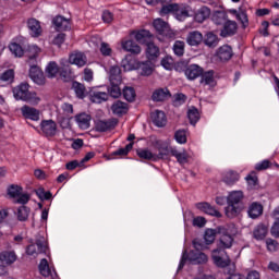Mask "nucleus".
Listing matches in <instances>:
<instances>
[{"label":"nucleus","instance_id":"nucleus-1","mask_svg":"<svg viewBox=\"0 0 279 279\" xmlns=\"http://www.w3.org/2000/svg\"><path fill=\"white\" fill-rule=\"evenodd\" d=\"M13 96L17 101H26L32 106H38L40 104V97L34 92H29V84L22 83L12 89Z\"/></svg>","mask_w":279,"mask_h":279},{"label":"nucleus","instance_id":"nucleus-2","mask_svg":"<svg viewBox=\"0 0 279 279\" xmlns=\"http://www.w3.org/2000/svg\"><path fill=\"white\" fill-rule=\"evenodd\" d=\"M243 192L234 191L231 192L227 198L228 206L226 208V215L229 219H234V217H239L243 210Z\"/></svg>","mask_w":279,"mask_h":279},{"label":"nucleus","instance_id":"nucleus-3","mask_svg":"<svg viewBox=\"0 0 279 279\" xmlns=\"http://www.w3.org/2000/svg\"><path fill=\"white\" fill-rule=\"evenodd\" d=\"M38 53H40V48L37 46H28L26 51V56L28 58L27 64H29V77L33 78L37 84L43 82V71L36 64V59L38 58Z\"/></svg>","mask_w":279,"mask_h":279},{"label":"nucleus","instance_id":"nucleus-4","mask_svg":"<svg viewBox=\"0 0 279 279\" xmlns=\"http://www.w3.org/2000/svg\"><path fill=\"white\" fill-rule=\"evenodd\" d=\"M136 40L137 43H140V45H145L147 60H150L151 62H156V60L160 58V48H158V46L154 44V41L151 40V37L137 36Z\"/></svg>","mask_w":279,"mask_h":279},{"label":"nucleus","instance_id":"nucleus-5","mask_svg":"<svg viewBox=\"0 0 279 279\" xmlns=\"http://www.w3.org/2000/svg\"><path fill=\"white\" fill-rule=\"evenodd\" d=\"M186 260L193 263L194 265H204V263H208V256L199 251H191L189 254H186V251L183 252L181 262L179 264V271L180 269L184 268Z\"/></svg>","mask_w":279,"mask_h":279},{"label":"nucleus","instance_id":"nucleus-6","mask_svg":"<svg viewBox=\"0 0 279 279\" xmlns=\"http://www.w3.org/2000/svg\"><path fill=\"white\" fill-rule=\"evenodd\" d=\"M7 195L10 197V199H15V204H27V202L31 199V196L23 192V187L16 184H11L8 186Z\"/></svg>","mask_w":279,"mask_h":279},{"label":"nucleus","instance_id":"nucleus-7","mask_svg":"<svg viewBox=\"0 0 279 279\" xmlns=\"http://www.w3.org/2000/svg\"><path fill=\"white\" fill-rule=\"evenodd\" d=\"M52 25L57 32H71V20L62 15L54 16Z\"/></svg>","mask_w":279,"mask_h":279},{"label":"nucleus","instance_id":"nucleus-8","mask_svg":"<svg viewBox=\"0 0 279 279\" xmlns=\"http://www.w3.org/2000/svg\"><path fill=\"white\" fill-rule=\"evenodd\" d=\"M88 58L82 51L75 50L69 56V64H75V66L82 68L86 66Z\"/></svg>","mask_w":279,"mask_h":279},{"label":"nucleus","instance_id":"nucleus-9","mask_svg":"<svg viewBox=\"0 0 279 279\" xmlns=\"http://www.w3.org/2000/svg\"><path fill=\"white\" fill-rule=\"evenodd\" d=\"M154 147L158 151V154L155 153L156 160H165V158L171 154V149H169V146L162 141H156Z\"/></svg>","mask_w":279,"mask_h":279},{"label":"nucleus","instance_id":"nucleus-10","mask_svg":"<svg viewBox=\"0 0 279 279\" xmlns=\"http://www.w3.org/2000/svg\"><path fill=\"white\" fill-rule=\"evenodd\" d=\"M45 252H47V245L43 240H37L35 244H31L26 248L28 256H38V254H45Z\"/></svg>","mask_w":279,"mask_h":279},{"label":"nucleus","instance_id":"nucleus-11","mask_svg":"<svg viewBox=\"0 0 279 279\" xmlns=\"http://www.w3.org/2000/svg\"><path fill=\"white\" fill-rule=\"evenodd\" d=\"M153 25L158 34L162 36H173V31H171L169 24L162 19H156Z\"/></svg>","mask_w":279,"mask_h":279},{"label":"nucleus","instance_id":"nucleus-12","mask_svg":"<svg viewBox=\"0 0 279 279\" xmlns=\"http://www.w3.org/2000/svg\"><path fill=\"white\" fill-rule=\"evenodd\" d=\"M121 48L124 51L132 53L133 56H140V53L143 51V49H141V46H138V44L134 43V40L132 39L122 40Z\"/></svg>","mask_w":279,"mask_h":279},{"label":"nucleus","instance_id":"nucleus-13","mask_svg":"<svg viewBox=\"0 0 279 279\" xmlns=\"http://www.w3.org/2000/svg\"><path fill=\"white\" fill-rule=\"evenodd\" d=\"M223 231L225 232L219 233L220 239L218 247L219 250H230V247H232V243H234V238H232V235L228 233V230L226 228H223Z\"/></svg>","mask_w":279,"mask_h":279},{"label":"nucleus","instance_id":"nucleus-14","mask_svg":"<svg viewBox=\"0 0 279 279\" xmlns=\"http://www.w3.org/2000/svg\"><path fill=\"white\" fill-rule=\"evenodd\" d=\"M21 112L24 119H31V121H38L40 119V111L34 107L25 105L21 108Z\"/></svg>","mask_w":279,"mask_h":279},{"label":"nucleus","instance_id":"nucleus-15","mask_svg":"<svg viewBox=\"0 0 279 279\" xmlns=\"http://www.w3.org/2000/svg\"><path fill=\"white\" fill-rule=\"evenodd\" d=\"M196 208L202 213H205V215H210L211 217H217L218 219L221 217V213H219V210L213 207V205H210L209 203H197Z\"/></svg>","mask_w":279,"mask_h":279},{"label":"nucleus","instance_id":"nucleus-16","mask_svg":"<svg viewBox=\"0 0 279 279\" xmlns=\"http://www.w3.org/2000/svg\"><path fill=\"white\" fill-rule=\"evenodd\" d=\"M41 131L45 136H56L58 132V125L53 120H45L41 122Z\"/></svg>","mask_w":279,"mask_h":279},{"label":"nucleus","instance_id":"nucleus-17","mask_svg":"<svg viewBox=\"0 0 279 279\" xmlns=\"http://www.w3.org/2000/svg\"><path fill=\"white\" fill-rule=\"evenodd\" d=\"M16 262V253L5 251L0 254V267H10Z\"/></svg>","mask_w":279,"mask_h":279},{"label":"nucleus","instance_id":"nucleus-18","mask_svg":"<svg viewBox=\"0 0 279 279\" xmlns=\"http://www.w3.org/2000/svg\"><path fill=\"white\" fill-rule=\"evenodd\" d=\"M117 126V120H98L95 122L96 132H108V130H114Z\"/></svg>","mask_w":279,"mask_h":279},{"label":"nucleus","instance_id":"nucleus-19","mask_svg":"<svg viewBox=\"0 0 279 279\" xmlns=\"http://www.w3.org/2000/svg\"><path fill=\"white\" fill-rule=\"evenodd\" d=\"M223 227H217L216 229H207L204 233V240L206 245H211L215 243V239H217V234L223 233Z\"/></svg>","mask_w":279,"mask_h":279},{"label":"nucleus","instance_id":"nucleus-20","mask_svg":"<svg viewBox=\"0 0 279 279\" xmlns=\"http://www.w3.org/2000/svg\"><path fill=\"white\" fill-rule=\"evenodd\" d=\"M170 154L177 159L179 165H186V162H189V158H191L186 149L178 150V148H170Z\"/></svg>","mask_w":279,"mask_h":279},{"label":"nucleus","instance_id":"nucleus-21","mask_svg":"<svg viewBox=\"0 0 279 279\" xmlns=\"http://www.w3.org/2000/svg\"><path fill=\"white\" fill-rule=\"evenodd\" d=\"M174 16L178 19V21H184V19H189V16H191V7L177 3Z\"/></svg>","mask_w":279,"mask_h":279},{"label":"nucleus","instance_id":"nucleus-22","mask_svg":"<svg viewBox=\"0 0 279 279\" xmlns=\"http://www.w3.org/2000/svg\"><path fill=\"white\" fill-rule=\"evenodd\" d=\"M108 93L99 92L97 89L89 90V98L93 104H102V101H108Z\"/></svg>","mask_w":279,"mask_h":279},{"label":"nucleus","instance_id":"nucleus-23","mask_svg":"<svg viewBox=\"0 0 279 279\" xmlns=\"http://www.w3.org/2000/svg\"><path fill=\"white\" fill-rule=\"evenodd\" d=\"M151 121L157 128H165L167 125V116L162 111H155L151 113Z\"/></svg>","mask_w":279,"mask_h":279},{"label":"nucleus","instance_id":"nucleus-24","mask_svg":"<svg viewBox=\"0 0 279 279\" xmlns=\"http://www.w3.org/2000/svg\"><path fill=\"white\" fill-rule=\"evenodd\" d=\"M201 78V84H205V86H210V88H215L217 86V81H215V72L214 71H207L203 72Z\"/></svg>","mask_w":279,"mask_h":279},{"label":"nucleus","instance_id":"nucleus-25","mask_svg":"<svg viewBox=\"0 0 279 279\" xmlns=\"http://www.w3.org/2000/svg\"><path fill=\"white\" fill-rule=\"evenodd\" d=\"M27 27L34 36H43V26H40V21L32 17L27 21Z\"/></svg>","mask_w":279,"mask_h":279},{"label":"nucleus","instance_id":"nucleus-26","mask_svg":"<svg viewBox=\"0 0 279 279\" xmlns=\"http://www.w3.org/2000/svg\"><path fill=\"white\" fill-rule=\"evenodd\" d=\"M202 73H204V70L197 64H192L185 70L187 80H197Z\"/></svg>","mask_w":279,"mask_h":279},{"label":"nucleus","instance_id":"nucleus-27","mask_svg":"<svg viewBox=\"0 0 279 279\" xmlns=\"http://www.w3.org/2000/svg\"><path fill=\"white\" fill-rule=\"evenodd\" d=\"M90 119L88 113H80L75 117V121L81 130H88L90 128Z\"/></svg>","mask_w":279,"mask_h":279},{"label":"nucleus","instance_id":"nucleus-28","mask_svg":"<svg viewBox=\"0 0 279 279\" xmlns=\"http://www.w3.org/2000/svg\"><path fill=\"white\" fill-rule=\"evenodd\" d=\"M236 29H239L236 22L229 20L223 25L221 36H234V34H236Z\"/></svg>","mask_w":279,"mask_h":279},{"label":"nucleus","instance_id":"nucleus-29","mask_svg":"<svg viewBox=\"0 0 279 279\" xmlns=\"http://www.w3.org/2000/svg\"><path fill=\"white\" fill-rule=\"evenodd\" d=\"M72 90H74L76 97L78 99H84V97H86V95H88V92H86V86H84V84L74 81L72 83Z\"/></svg>","mask_w":279,"mask_h":279},{"label":"nucleus","instance_id":"nucleus-30","mask_svg":"<svg viewBox=\"0 0 279 279\" xmlns=\"http://www.w3.org/2000/svg\"><path fill=\"white\" fill-rule=\"evenodd\" d=\"M217 56L222 62H228L232 58V48L230 46H222L218 49Z\"/></svg>","mask_w":279,"mask_h":279},{"label":"nucleus","instance_id":"nucleus-31","mask_svg":"<svg viewBox=\"0 0 279 279\" xmlns=\"http://www.w3.org/2000/svg\"><path fill=\"white\" fill-rule=\"evenodd\" d=\"M110 84H121V68L113 65L109 72Z\"/></svg>","mask_w":279,"mask_h":279},{"label":"nucleus","instance_id":"nucleus-32","mask_svg":"<svg viewBox=\"0 0 279 279\" xmlns=\"http://www.w3.org/2000/svg\"><path fill=\"white\" fill-rule=\"evenodd\" d=\"M29 213H32V209L25 206V204H22L15 213L17 221H27L29 219Z\"/></svg>","mask_w":279,"mask_h":279},{"label":"nucleus","instance_id":"nucleus-33","mask_svg":"<svg viewBox=\"0 0 279 279\" xmlns=\"http://www.w3.org/2000/svg\"><path fill=\"white\" fill-rule=\"evenodd\" d=\"M248 216L251 217V219H258V217H260L263 215V205L258 204V203H253L250 207H248Z\"/></svg>","mask_w":279,"mask_h":279},{"label":"nucleus","instance_id":"nucleus-34","mask_svg":"<svg viewBox=\"0 0 279 279\" xmlns=\"http://www.w3.org/2000/svg\"><path fill=\"white\" fill-rule=\"evenodd\" d=\"M111 110L113 112V114H125L129 110L128 104L118 100L116 101L112 106H111Z\"/></svg>","mask_w":279,"mask_h":279},{"label":"nucleus","instance_id":"nucleus-35","mask_svg":"<svg viewBox=\"0 0 279 279\" xmlns=\"http://www.w3.org/2000/svg\"><path fill=\"white\" fill-rule=\"evenodd\" d=\"M209 16H210V9H208V7H203L197 10L194 19L196 23H204V21H206V19H208Z\"/></svg>","mask_w":279,"mask_h":279},{"label":"nucleus","instance_id":"nucleus-36","mask_svg":"<svg viewBox=\"0 0 279 279\" xmlns=\"http://www.w3.org/2000/svg\"><path fill=\"white\" fill-rule=\"evenodd\" d=\"M141 75L148 77L154 73V63L150 60L140 63Z\"/></svg>","mask_w":279,"mask_h":279},{"label":"nucleus","instance_id":"nucleus-37","mask_svg":"<svg viewBox=\"0 0 279 279\" xmlns=\"http://www.w3.org/2000/svg\"><path fill=\"white\" fill-rule=\"evenodd\" d=\"M169 97H171L169 89H157L153 93V101H165Z\"/></svg>","mask_w":279,"mask_h":279},{"label":"nucleus","instance_id":"nucleus-38","mask_svg":"<svg viewBox=\"0 0 279 279\" xmlns=\"http://www.w3.org/2000/svg\"><path fill=\"white\" fill-rule=\"evenodd\" d=\"M267 232L268 230L265 225H258L253 231L254 239L257 241H263V239L267 236Z\"/></svg>","mask_w":279,"mask_h":279},{"label":"nucleus","instance_id":"nucleus-39","mask_svg":"<svg viewBox=\"0 0 279 279\" xmlns=\"http://www.w3.org/2000/svg\"><path fill=\"white\" fill-rule=\"evenodd\" d=\"M60 73V66L54 61H51L46 66V75L47 77H56Z\"/></svg>","mask_w":279,"mask_h":279},{"label":"nucleus","instance_id":"nucleus-40","mask_svg":"<svg viewBox=\"0 0 279 279\" xmlns=\"http://www.w3.org/2000/svg\"><path fill=\"white\" fill-rule=\"evenodd\" d=\"M121 83H110V87H108V94L113 99H119L121 97V87H119Z\"/></svg>","mask_w":279,"mask_h":279},{"label":"nucleus","instance_id":"nucleus-41","mask_svg":"<svg viewBox=\"0 0 279 279\" xmlns=\"http://www.w3.org/2000/svg\"><path fill=\"white\" fill-rule=\"evenodd\" d=\"M60 76L66 82V80L71 78V65L69 63L61 62V66L59 68Z\"/></svg>","mask_w":279,"mask_h":279},{"label":"nucleus","instance_id":"nucleus-42","mask_svg":"<svg viewBox=\"0 0 279 279\" xmlns=\"http://www.w3.org/2000/svg\"><path fill=\"white\" fill-rule=\"evenodd\" d=\"M178 9V3L163 4L160 9V16H167V14H175V10Z\"/></svg>","mask_w":279,"mask_h":279},{"label":"nucleus","instance_id":"nucleus-43","mask_svg":"<svg viewBox=\"0 0 279 279\" xmlns=\"http://www.w3.org/2000/svg\"><path fill=\"white\" fill-rule=\"evenodd\" d=\"M137 156L143 160H154L156 161V153H151L149 149H138Z\"/></svg>","mask_w":279,"mask_h":279},{"label":"nucleus","instance_id":"nucleus-44","mask_svg":"<svg viewBox=\"0 0 279 279\" xmlns=\"http://www.w3.org/2000/svg\"><path fill=\"white\" fill-rule=\"evenodd\" d=\"M122 94L126 101H134L136 99V90H134V87H124Z\"/></svg>","mask_w":279,"mask_h":279},{"label":"nucleus","instance_id":"nucleus-45","mask_svg":"<svg viewBox=\"0 0 279 279\" xmlns=\"http://www.w3.org/2000/svg\"><path fill=\"white\" fill-rule=\"evenodd\" d=\"M9 49L11 51V53H13V56H15V58H23V48L21 47V45L13 43L9 46Z\"/></svg>","mask_w":279,"mask_h":279},{"label":"nucleus","instance_id":"nucleus-46","mask_svg":"<svg viewBox=\"0 0 279 279\" xmlns=\"http://www.w3.org/2000/svg\"><path fill=\"white\" fill-rule=\"evenodd\" d=\"M226 19H228V15L226 14V12L222 11H217L213 15V21L214 23H216V25H221L226 21Z\"/></svg>","mask_w":279,"mask_h":279},{"label":"nucleus","instance_id":"nucleus-47","mask_svg":"<svg viewBox=\"0 0 279 279\" xmlns=\"http://www.w3.org/2000/svg\"><path fill=\"white\" fill-rule=\"evenodd\" d=\"M39 272L45 278H47V276H49L51 274V270L49 269V263L47 262L46 258L41 259V262L39 264Z\"/></svg>","mask_w":279,"mask_h":279},{"label":"nucleus","instance_id":"nucleus-48","mask_svg":"<svg viewBox=\"0 0 279 279\" xmlns=\"http://www.w3.org/2000/svg\"><path fill=\"white\" fill-rule=\"evenodd\" d=\"M238 180H239V173L234 171L227 172L223 178V181L226 182V184H234V182H238Z\"/></svg>","mask_w":279,"mask_h":279},{"label":"nucleus","instance_id":"nucleus-49","mask_svg":"<svg viewBox=\"0 0 279 279\" xmlns=\"http://www.w3.org/2000/svg\"><path fill=\"white\" fill-rule=\"evenodd\" d=\"M203 43L207 47H217L219 45V38L217 36H205L203 37Z\"/></svg>","mask_w":279,"mask_h":279},{"label":"nucleus","instance_id":"nucleus-50","mask_svg":"<svg viewBox=\"0 0 279 279\" xmlns=\"http://www.w3.org/2000/svg\"><path fill=\"white\" fill-rule=\"evenodd\" d=\"M246 182L248 189H256V186H258V177H256V173L253 172L246 177Z\"/></svg>","mask_w":279,"mask_h":279},{"label":"nucleus","instance_id":"nucleus-51","mask_svg":"<svg viewBox=\"0 0 279 279\" xmlns=\"http://www.w3.org/2000/svg\"><path fill=\"white\" fill-rule=\"evenodd\" d=\"M187 117H189L190 123L192 125H195V123L199 121V111H197V109H190L187 112Z\"/></svg>","mask_w":279,"mask_h":279},{"label":"nucleus","instance_id":"nucleus-52","mask_svg":"<svg viewBox=\"0 0 279 279\" xmlns=\"http://www.w3.org/2000/svg\"><path fill=\"white\" fill-rule=\"evenodd\" d=\"M1 82H14V70H7L0 75Z\"/></svg>","mask_w":279,"mask_h":279},{"label":"nucleus","instance_id":"nucleus-53","mask_svg":"<svg viewBox=\"0 0 279 279\" xmlns=\"http://www.w3.org/2000/svg\"><path fill=\"white\" fill-rule=\"evenodd\" d=\"M174 138H175L177 143L184 145V143H186V131H184V130L177 131L174 134Z\"/></svg>","mask_w":279,"mask_h":279},{"label":"nucleus","instance_id":"nucleus-54","mask_svg":"<svg viewBox=\"0 0 279 279\" xmlns=\"http://www.w3.org/2000/svg\"><path fill=\"white\" fill-rule=\"evenodd\" d=\"M175 56H184V41H175L173 45Z\"/></svg>","mask_w":279,"mask_h":279},{"label":"nucleus","instance_id":"nucleus-55","mask_svg":"<svg viewBox=\"0 0 279 279\" xmlns=\"http://www.w3.org/2000/svg\"><path fill=\"white\" fill-rule=\"evenodd\" d=\"M186 40L191 47H197V45H202L203 37L202 36H189Z\"/></svg>","mask_w":279,"mask_h":279},{"label":"nucleus","instance_id":"nucleus-56","mask_svg":"<svg viewBox=\"0 0 279 279\" xmlns=\"http://www.w3.org/2000/svg\"><path fill=\"white\" fill-rule=\"evenodd\" d=\"M134 147V143L128 144L124 148H120L113 153L114 156H128L130 150Z\"/></svg>","mask_w":279,"mask_h":279},{"label":"nucleus","instance_id":"nucleus-57","mask_svg":"<svg viewBox=\"0 0 279 279\" xmlns=\"http://www.w3.org/2000/svg\"><path fill=\"white\" fill-rule=\"evenodd\" d=\"M236 19L239 22H241L242 26L245 28L247 25H250V20L247 19V13L244 11L236 14Z\"/></svg>","mask_w":279,"mask_h":279},{"label":"nucleus","instance_id":"nucleus-58","mask_svg":"<svg viewBox=\"0 0 279 279\" xmlns=\"http://www.w3.org/2000/svg\"><path fill=\"white\" fill-rule=\"evenodd\" d=\"M101 19L104 21V23H107V25H110V23H112V21H114V14H112V12L105 10L102 12Z\"/></svg>","mask_w":279,"mask_h":279},{"label":"nucleus","instance_id":"nucleus-59","mask_svg":"<svg viewBox=\"0 0 279 279\" xmlns=\"http://www.w3.org/2000/svg\"><path fill=\"white\" fill-rule=\"evenodd\" d=\"M266 245H267L268 252H277L278 251V241H276V240L267 239Z\"/></svg>","mask_w":279,"mask_h":279},{"label":"nucleus","instance_id":"nucleus-60","mask_svg":"<svg viewBox=\"0 0 279 279\" xmlns=\"http://www.w3.org/2000/svg\"><path fill=\"white\" fill-rule=\"evenodd\" d=\"M130 36H151V33L145 28L133 29L130 32Z\"/></svg>","mask_w":279,"mask_h":279},{"label":"nucleus","instance_id":"nucleus-61","mask_svg":"<svg viewBox=\"0 0 279 279\" xmlns=\"http://www.w3.org/2000/svg\"><path fill=\"white\" fill-rule=\"evenodd\" d=\"M161 65L171 71L173 69V59L171 57H166L161 60Z\"/></svg>","mask_w":279,"mask_h":279},{"label":"nucleus","instance_id":"nucleus-62","mask_svg":"<svg viewBox=\"0 0 279 279\" xmlns=\"http://www.w3.org/2000/svg\"><path fill=\"white\" fill-rule=\"evenodd\" d=\"M213 259L217 267H228V260L221 258L220 256L214 255Z\"/></svg>","mask_w":279,"mask_h":279},{"label":"nucleus","instance_id":"nucleus-63","mask_svg":"<svg viewBox=\"0 0 279 279\" xmlns=\"http://www.w3.org/2000/svg\"><path fill=\"white\" fill-rule=\"evenodd\" d=\"M193 245L196 250V252H203V250H207L208 246H206V244H204V242H202V240H194L193 241Z\"/></svg>","mask_w":279,"mask_h":279},{"label":"nucleus","instance_id":"nucleus-64","mask_svg":"<svg viewBox=\"0 0 279 279\" xmlns=\"http://www.w3.org/2000/svg\"><path fill=\"white\" fill-rule=\"evenodd\" d=\"M271 235L275 236L276 239L279 238V218L276 219L274 226L271 227Z\"/></svg>","mask_w":279,"mask_h":279}]
</instances>
